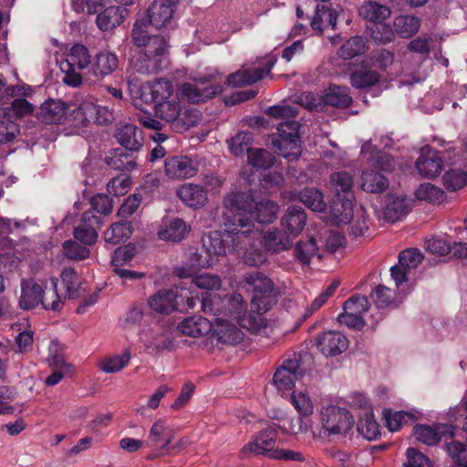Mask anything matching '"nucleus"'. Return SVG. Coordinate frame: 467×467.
I'll list each match as a JSON object with an SVG mask.
<instances>
[{
	"instance_id": "nucleus-1",
	"label": "nucleus",
	"mask_w": 467,
	"mask_h": 467,
	"mask_svg": "<svg viewBox=\"0 0 467 467\" xmlns=\"http://www.w3.org/2000/svg\"><path fill=\"white\" fill-rule=\"evenodd\" d=\"M130 43L141 49L132 61L138 73L157 74L168 67V40L163 36L150 34L149 25L143 18L135 21L130 32Z\"/></svg>"
},
{
	"instance_id": "nucleus-2",
	"label": "nucleus",
	"mask_w": 467,
	"mask_h": 467,
	"mask_svg": "<svg viewBox=\"0 0 467 467\" xmlns=\"http://www.w3.org/2000/svg\"><path fill=\"white\" fill-rule=\"evenodd\" d=\"M257 198L256 192L252 189L233 191L223 197V207L227 211L223 217V226L226 234L235 235L234 241L238 238L246 239L256 234L250 213L256 207Z\"/></svg>"
},
{
	"instance_id": "nucleus-3",
	"label": "nucleus",
	"mask_w": 467,
	"mask_h": 467,
	"mask_svg": "<svg viewBox=\"0 0 467 467\" xmlns=\"http://www.w3.org/2000/svg\"><path fill=\"white\" fill-rule=\"evenodd\" d=\"M241 285L252 294L251 312L248 317L243 318V322L248 321L250 326L255 325L259 327L264 322L262 316L277 303L279 288L266 274L259 270L244 273Z\"/></svg>"
},
{
	"instance_id": "nucleus-4",
	"label": "nucleus",
	"mask_w": 467,
	"mask_h": 467,
	"mask_svg": "<svg viewBox=\"0 0 467 467\" xmlns=\"http://www.w3.org/2000/svg\"><path fill=\"white\" fill-rule=\"evenodd\" d=\"M300 124L285 120L277 125V132L269 135L267 145L275 153L287 159L297 160L301 154Z\"/></svg>"
},
{
	"instance_id": "nucleus-5",
	"label": "nucleus",
	"mask_w": 467,
	"mask_h": 467,
	"mask_svg": "<svg viewBox=\"0 0 467 467\" xmlns=\"http://www.w3.org/2000/svg\"><path fill=\"white\" fill-rule=\"evenodd\" d=\"M50 285H52V301L49 302L48 296H44L43 287L33 278L23 279L19 299L20 307L24 310H30L41 304L46 310L60 311L64 303L57 293V279L52 278Z\"/></svg>"
},
{
	"instance_id": "nucleus-6",
	"label": "nucleus",
	"mask_w": 467,
	"mask_h": 467,
	"mask_svg": "<svg viewBox=\"0 0 467 467\" xmlns=\"http://www.w3.org/2000/svg\"><path fill=\"white\" fill-rule=\"evenodd\" d=\"M201 303L205 313H213L214 316L223 313L234 319H239L244 310V298L239 293L227 294L221 297L217 294L205 291L202 294Z\"/></svg>"
},
{
	"instance_id": "nucleus-7",
	"label": "nucleus",
	"mask_w": 467,
	"mask_h": 467,
	"mask_svg": "<svg viewBox=\"0 0 467 467\" xmlns=\"http://www.w3.org/2000/svg\"><path fill=\"white\" fill-rule=\"evenodd\" d=\"M223 90V86L216 83L213 75L200 77L195 78L193 83L185 82L179 88L181 96L192 104L204 102L206 99L221 94Z\"/></svg>"
},
{
	"instance_id": "nucleus-8",
	"label": "nucleus",
	"mask_w": 467,
	"mask_h": 467,
	"mask_svg": "<svg viewBox=\"0 0 467 467\" xmlns=\"http://www.w3.org/2000/svg\"><path fill=\"white\" fill-rule=\"evenodd\" d=\"M277 427L275 423L269 424L252 437L247 444L239 451L240 459H249L252 456H267L275 451Z\"/></svg>"
},
{
	"instance_id": "nucleus-9",
	"label": "nucleus",
	"mask_w": 467,
	"mask_h": 467,
	"mask_svg": "<svg viewBox=\"0 0 467 467\" xmlns=\"http://www.w3.org/2000/svg\"><path fill=\"white\" fill-rule=\"evenodd\" d=\"M235 235L226 234L225 228L223 232L212 231L203 234L202 238V250L207 254L213 262L216 263L220 256H224L228 252L238 250L240 246V239L234 240Z\"/></svg>"
},
{
	"instance_id": "nucleus-10",
	"label": "nucleus",
	"mask_w": 467,
	"mask_h": 467,
	"mask_svg": "<svg viewBox=\"0 0 467 467\" xmlns=\"http://www.w3.org/2000/svg\"><path fill=\"white\" fill-rule=\"evenodd\" d=\"M321 424L329 435L347 434L354 425L349 410L337 406L322 408Z\"/></svg>"
},
{
	"instance_id": "nucleus-11",
	"label": "nucleus",
	"mask_w": 467,
	"mask_h": 467,
	"mask_svg": "<svg viewBox=\"0 0 467 467\" xmlns=\"http://www.w3.org/2000/svg\"><path fill=\"white\" fill-rule=\"evenodd\" d=\"M312 356L305 353H294L291 358L285 359L278 366L272 379H299L310 370L309 364L312 362Z\"/></svg>"
},
{
	"instance_id": "nucleus-12",
	"label": "nucleus",
	"mask_w": 467,
	"mask_h": 467,
	"mask_svg": "<svg viewBox=\"0 0 467 467\" xmlns=\"http://www.w3.org/2000/svg\"><path fill=\"white\" fill-rule=\"evenodd\" d=\"M180 285H175L170 289L159 290L156 294L149 298L150 307L161 314H171V312L180 308V301L185 297L183 295H179Z\"/></svg>"
},
{
	"instance_id": "nucleus-13",
	"label": "nucleus",
	"mask_w": 467,
	"mask_h": 467,
	"mask_svg": "<svg viewBox=\"0 0 467 467\" xmlns=\"http://www.w3.org/2000/svg\"><path fill=\"white\" fill-rule=\"evenodd\" d=\"M276 62L275 56L269 57L263 67L253 69L239 70L230 74L226 78V84L232 87H242L251 85L261 80L265 76L270 74L271 69Z\"/></svg>"
},
{
	"instance_id": "nucleus-14",
	"label": "nucleus",
	"mask_w": 467,
	"mask_h": 467,
	"mask_svg": "<svg viewBox=\"0 0 467 467\" xmlns=\"http://www.w3.org/2000/svg\"><path fill=\"white\" fill-rule=\"evenodd\" d=\"M102 223V219L95 215L93 211L85 212L82 215V223L74 229V238L84 245H93L98 240V231Z\"/></svg>"
},
{
	"instance_id": "nucleus-15",
	"label": "nucleus",
	"mask_w": 467,
	"mask_h": 467,
	"mask_svg": "<svg viewBox=\"0 0 467 467\" xmlns=\"http://www.w3.org/2000/svg\"><path fill=\"white\" fill-rule=\"evenodd\" d=\"M316 345L326 357H335L348 349V339L340 332L326 331L317 336Z\"/></svg>"
},
{
	"instance_id": "nucleus-16",
	"label": "nucleus",
	"mask_w": 467,
	"mask_h": 467,
	"mask_svg": "<svg viewBox=\"0 0 467 467\" xmlns=\"http://www.w3.org/2000/svg\"><path fill=\"white\" fill-rule=\"evenodd\" d=\"M70 112V106L59 99H48L37 112L36 119L45 124H61Z\"/></svg>"
},
{
	"instance_id": "nucleus-17",
	"label": "nucleus",
	"mask_w": 467,
	"mask_h": 467,
	"mask_svg": "<svg viewBox=\"0 0 467 467\" xmlns=\"http://www.w3.org/2000/svg\"><path fill=\"white\" fill-rule=\"evenodd\" d=\"M175 5L171 0H153L147 9V23L161 29L171 22ZM145 20V18H143Z\"/></svg>"
},
{
	"instance_id": "nucleus-18",
	"label": "nucleus",
	"mask_w": 467,
	"mask_h": 467,
	"mask_svg": "<svg viewBox=\"0 0 467 467\" xmlns=\"http://www.w3.org/2000/svg\"><path fill=\"white\" fill-rule=\"evenodd\" d=\"M164 171L171 179H186L196 175L198 167L187 156H172L165 160Z\"/></svg>"
},
{
	"instance_id": "nucleus-19",
	"label": "nucleus",
	"mask_w": 467,
	"mask_h": 467,
	"mask_svg": "<svg viewBox=\"0 0 467 467\" xmlns=\"http://www.w3.org/2000/svg\"><path fill=\"white\" fill-rule=\"evenodd\" d=\"M119 66L118 57L109 51H100L91 60L88 73L94 77V81L101 80L112 74Z\"/></svg>"
},
{
	"instance_id": "nucleus-20",
	"label": "nucleus",
	"mask_w": 467,
	"mask_h": 467,
	"mask_svg": "<svg viewBox=\"0 0 467 467\" xmlns=\"http://www.w3.org/2000/svg\"><path fill=\"white\" fill-rule=\"evenodd\" d=\"M416 440L428 445L433 446L439 443L442 439L453 437L451 427L445 424H438L433 427L420 424L414 427Z\"/></svg>"
},
{
	"instance_id": "nucleus-21",
	"label": "nucleus",
	"mask_w": 467,
	"mask_h": 467,
	"mask_svg": "<svg viewBox=\"0 0 467 467\" xmlns=\"http://www.w3.org/2000/svg\"><path fill=\"white\" fill-rule=\"evenodd\" d=\"M354 196L341 195L334 196L329 205L331 222L336 224H348L353 218Z\"/></svg>"
},
{
	"instance_id": "nucleus-22",
	"label": "nucleus",
	"mask_w": 467,
	"mask_h": 467,
	"mask_svg": "<svg viewBox=\"0 0 467 467\" xmlns=\"http://www.w3.org/2000/svg\"><path fill=\"white\" fill-rule=\"evenodd\" d=\"M443 167L441 152L434 150H422L416 161V169L423 177L438 176Z\"/></svg>"
},
{
	"instance_id": "nucleus-23",
	"label": "nucleus",
	"mask_w": 467,
	"mask_h": 467,
	"mask_svg": "<svg viewBox=\"0 0 467 467\" xmlns=\"http://www.w3.org/2000/svg\"><path fill=\"white\" fill-rule=\"evenodd\" d=\"M176 194L185 205L192 209L203 207L208 201V192L200 184L184 183L178 188Z\"/></svg>"
},
{
	"instance_id": "nucleus-24",
	"label": "nucleus",
	"mask_w": 467,
	"mask_h": 467,
	"mask_svg": "<svg viewBox=\"0 0 467 467\" xmlns=\"http://www.w3.org/2000/svg\"><path fill=\"white\" fill-rule=\"evenodd\" d=\"M114 137L122 149L138 152L143 144L142 130L133 124H126L117 129Z\"/></svg>"
},
{
	"instance_id": "nucleus-25",
	"label": "nucleus",
	"mask_w": 467,
	"mask_h": 467,
	"mask_svg": "<svg viewBox=\"0 0 467 467\" xmlns=\"http://www.w3.org/2000/svg\"><path fill=\"white\" fill-rule=\"evenodd\" d=\"M104 161L110 169L115 171H131L137 167L134 152L128 151L122 148L110 150Z\"/></svg>"
},
{
	"instance_id": "nucleus-26",
	"label": "nucleus",
	"mask_w": 467,
	"mask_h": 467,
	"mask_svg": "<svg viewBox=\"0 0 467 467\" xmlns=\"http://www.w3.org/2000/svg\"><path fill=\"white\" fill-rule=\"evenodd\" d=\"M306 223V213L304 208L298 205L289 206L281 218L282 226L292 237L297 236L305 228Z\"/></svg>"
},
{
	"instance_id": "nucleus-27",
	"label": "nucleus",
	"mask_w": 467,
	"mask_h": 467,
	"mask_svg": "<svg viewBox=\"0 0 467 467\" xmlns=\"http://www.w3.org/2000/svg\"><path fill=\"white\" fill-rule=\"evenodd\" d=\"M96 24L101 31H109L119 26L125 19L128 14L124 6L110 5L104 7L97 13Z\"/></svg>"
},
{
	"instance_id": "nucleus-28",
	"label": "nucleus",
	"mask_w": 467,
	"mask_h": 467,
	"mask_svg": "<svg viewBox=\"0 0 467 467\" xmlns=\"http://www.w3.org/2000/svg\"><path fill=\"white\" fill-rule=\"evenodd\" d=\"M213 328V322L202 316L185 317L177 327L182 335L198 337L207 335Z\"/></svg>"
},
{
	"instance_id": "nucleus-29",
	"label": "nucleus",
	"mask_w": 467,
	"mask_h": 467,
	"mask_svg": "<svg viewBox=\"0 0 467 467\" xmlns=\"http://www.w3.org/2000/svg\"><path fill=\"white\" fill-rule=\"evenodd\" d=\"M212 329L217 335L218 341L223 344L234 345L241 342L244 337L242 330L223 317H216Z\"/></svg>"
},
{
	"instance_id": "nucleus-30",
	"label": "nucleus",
	"mask_w": 467,
	"mask_h": 467,
	"mask_svg": "<svg viewBox=\"0 0 467 467\" xmlns=\"http://www.w3.org/2000/svg\"><path fill=\"white\" fill-rule=\"evenodd\" d=\"M337 11L331 5H317L315 16L311 19L310 26L313 30L321 34L325 27L336 28Z\"/></svg>"
},
{
	"instance_id": "nucleus-31",
	"label": "nucleus",
	"mask_w": 467,
	"mask_h": 467,
	"mask_svg": "<svg viewBox=\"0 0 467 467\" xmlns=\"http://www.w3.org/2000/svg\"><path fill=\"white\" fill-rule=\"evenodd\" d=\"M358 15L372 26L385 22L390 16L391 11L385 5L376 1H368L358 8Z\"/></svg>"
},
{
	"instance_id": "nucleus-32",
	"label": "nucleus",
	"mask_w": 467,
	"mask_h": 467,
	"mask_svg": "<svg viewBox=\"0 0 467 467\" xmlns=\"http://www.w3.org/2000/svg\"><path fill=\"white\" fill-rule=\"evenodd\" d=\"M386 199L383 209V217L386 221L395 223L409 213L410 206L406 197L388 194Z\"/></svg>"
},
{
	"instance_id": "nucleus-33",
	"label": "nucleus",
	"mask_w": 467,
	"mask_h": 467,
	"mask_svg": "<svg viewBox=\"0 0 467 467\" xmlns=\"http://www.w3.org/2000/svg\"><path fill=\"white\" fill-rule=\"evenodd\" d=\"M182 109V107L178 95H175L167 100L158 102L155 105L156 116L161 119L171 123L173 130L175 129V124L181 115Z\"/></svg>"
},
{
	"instance_id": "nucleus-34",
	"label": "nucleus",
	"mask_w": 467,
	"mask_h": 467,
	"mask_svg": "<svg viewBox=\"0 0 467 467\" xmlns=\"http://www.w3.org/2000/svg\"><path fill=\"white\" fill-rule=\"evenodd\" d=\"M292 235L287 231L273 229L264 235L265 247L273 253H280L288 250L293 245Z\"/></svg>"
},
{
	"instance_id": "nucleus-35",
	"label": "nucleus",
	"mask_w": 467,
	"mask_h": 467,
	"mask_svg": "<svg viewBox=\"0 0 467 467\" xmlns=\"http://www.w3.org/2000/svg\"><path fill=\"white\" fill-rule=\"evenodd\" d=\"M321 101L325 106L345 109L351 106L353 99L348 88L333 85L321 97Z\"/></svg>"
},
{
	"instance_id": "nucleus-36",
	"label": "nucleus",
	"mask_w": 467,
	"mask_h": 467,
	"mask_svg": "<svg viewBox=\"0 0 467 467\" xmlns=\"http://www.w3.org/2000/svg\"><path fill=\"white\" fill-rule=\"evenodd\" d=\"M191 226L181 218H173L169 221L166 227L159 232V237L164 241L179 243L189 235Z\"/></svg>"
},
{
	"instance_id": "nucleus-37",
	"label": "nucleus",
	"mask_w": 467,
	"mask_h": 467,
	"mask_svg": "<svg viewBox=\"0 0 467 467\" xmlns=\"http://www.w3.org/2000/svg\"><path fill=\"white\" fill-rule=\"evenodd\" d=\"M380 80V75L377 70L368 68L367 65H361L350 74L351 85L358 89L368 88Z\"/></svg>"
},
{
	"instance_id": "nucleus-38",
	"label": "nucleus",
	"mask_w": 467,
	"mask_h": 467,
	"mask_svg": "<svg viewBox=\"0 0 467 467\" xmlns=\"http://www.w3.org/2000/svg\"><path fill=\"white\" fill-rule=\"evenodd\" d=\"M278 212V205L274 201L270 200H256V207L253 209L252 213H250V218L252 223L256 221L261 224H267L276 218V213Z\"/></svg>"
},
{
	"instance_id": "nucleus-39",
	"label": "nucleus",
	"mask_w": 467,
	"mask_h": 467,
	"mask_svg": "<svg viewBox=\"0 0 467 467\" xmlns=\"http://www.w3.org/2000/svg\"><path fill=\"white\" fill-rule=\"evenodd\" d=\"M133 232L131 222L121 219L110 225L104 233V240L107 244L116 245L128 240Z\"/></svg>"
},
{
	"instance_id": "nucleus-40",
	"label": "nucleus",
	"mask_w": 467,
	"mask_h": 467,
	"mask_svg": "<svg viewBox=\"0 0 467 467\" xmlns=\"http://www.w3.org/2000/svg\"><path fill=\"white\" fill-rule=\"evenodd\" d=\"M389 179L374 170L365 171L361 174V188L370 193H381L389 187Z\"/></svg>"
},
{
	"instance_id": "nucleus-41",
	"label": "nucleus",
	"mask_w": 467,
	"mask_h": 467,
	"mask_svg": "<svg viewBox=\"0 0 467 467\" xmlns=\"http://www.w3.org/2000/svg\"><path fill=\"white\" fill-rule=\"evenodd\" d=\"M383 420H385L388 431L394 432L400 431L403 425L412 424L416 420L414 414L403 410H392L385 409L382 411Z\"/></svg>"
},
{
	"instance_id": "nucleus-42",
	"label": "nucleus",
	"mask_w": 467,
	"mask_h": 467,
	"mask_svg": "<svg viewBox=\"0 0 467 467\" xmlns=\"http://www.w3.org/2000/svg\"><path fill=\"white\" fill-rule=\"evenodd\" d=\"M357 430L359 435L368 441H376L380 435L379 425L371 410H366L358 415Z\"/></svg>"
},
{
	"instance_id": "nucleus-43",
	"label": "nucleus",
	"mask_w": 467,
	"mask_h": 467,
	"mask_svg": "<svg viewBox=\"0 0 467 467\" xmlns=\"http://www.w3.org/2000/svg\"><path fill=\"white\" fill-rule=\"evenodd\" d=\"M367 38L362 36H354L348 39L338 49L337 55L342 59H351L363 55L368 49Z\"/></svg>"
},
{
	"instance_id": "nucleus-44",
	"label": "nucleus",
	"mask_w": 467,
	"mask_h": 467,
	"mask_svg": "<svg viewBox=\"0 0 467 467\" xmlns=\"http://www.w3.org/2000/svg\"><path fill=\"white\" fill-rule=\"evenodd\" d=\"M298 200L314 212L322 213L327 209L323 192L314 187H306L300 191Z\"/></svg>"
},
{
	"instance_id": "nucleus-45",
	"label": "nucleus",
	"mask_w": 467,
	"mask_h": 467,
	"mask_svg": "<svg viewBox=\"0 0 467 467\" xmlns=\"http://www.w3.org/2000/svg\"><path fill=\"white\" fill-rule=\"evenodd\" d=\"M71 113H76V119H80L84 126L88 123L101 124L100 120V108L91 101H83L73 109H70Z\"/></svg>"
},
{
	"instance_id": "nucleus-46",
	"label": "nucleus",
	"mask_w": 467,
	"mask_h": 467,
	"mask_svg": "<svg viewBox=\"0 0 467 467\" xmlns=\"http://www.w3.org/2000/svg\"><path fill=\"white\" fill-rule=\"evenodd\" d=\"M49 364L53 368V372L46 379H62L63 378H73L75 376L74 366L67 363L61 353L56 352L49 358Z\"/></svg>"
},
{
	"instance_id": "nucleus-47",
	"label": "nucleus",
	"mask_w": 467,
	"mask_h": 467,
	"mask_svg": "<svg viewBox=\"0 0 467 467\" xmlns=\"http://www.w3.org/2000/svg\"><path fill=\"white\" fill-rule=\"evenodd\" d=\"M393 26L400 37L409 38L417 34L420 26V21L418 17L409 15H400L394 20Z\"/></svg>"
},
{
	"instance_id": "nucleus-48",
	"label": "nucleus",
	"mask_w": 467,
	"mask_h": 467,
	"mask_svg": "<svg viewBox=\"0 0 467 467\" xmlns=\"http://www.w3.org/2000/svg\"><path fill=\"white\" fill-rule=\"evenodd\" d=\"M253 141L254 135L249 131H240L227 140L230 151L235 156H242L245 152L249 154L254 150Z\"/></svg>"
},
{
	"instance_id": "nucleus-49",
	"label": "nucleus",
	"mask_w": 467,
	"mask_h": 467,
	"mask_svg": "<svg viewBox=\"0 0 467 467\" xmlns=\"http://www.w3.org/2000/svg\"><path fill=\"white\" fill-rule=\"evenodd\" d=\"M35 107L24 98L14 99L11 106L4 109V118L21 119L34 113Z\"/></svg>"
},
{
	"instance_id": "nucleus-50",
	"label": "nucleus",
	"mask_w": 467,
	"mask_h": 467,
	"mask_svg": "<svg viewBox=\"0 0 467 467\" xmlns=\"http://www.w3.org/2000/svg\"><path fill=\"white\" fill-rule=\"evenodd\" d=\"M317 246L315 238L310 237L306 241L300 240L296 243L294 250L296 258L306 265L317 253Z\"/></svg>"
},
{
	"instance_id": "nucleus-51",
	"label": "nucleus",
	"mask_w": 467,
	"mask_h": 467,
	"mask_svg": "<svg viewBox=\"0 0 467 467\" xmlns=\"http://www.w3.org/2000/svg\"><path fill=\"white\" fill-rule=\"evenodd\" d=\"M371 39L378 45H386L395 38V32L392 27L383 23H377L368 26Z\"/></svg>"
},
{
	"instance_id": "nucleus-52",
	"label": "nucleus",
	"mask_w": 467,
	"mask_h": 467,
	"mask_svg": "<svg viewBox=\"0 0 467 467\" xmlns=\"http://www.w3.org/2000/svg\"><path fill=\"white\" fill-rule=\"evenodd\" d=\"M330 178L336 192L335 196H337L338 193H341V195L354 196L353 192H351L353 186V178L349 172L346 171L334 172L331 174Z\"/></svg>"
},
{
	"instance_id": "nucleus-53",
	"label": "nucleus",
	"mask_w": 467,
	"mask_h": 467,
	"mask_svg": "<svg viewBox=\"0 0 467 467\" xmlns=\"http://www.w3.org/2000/svg\"><path fill=\"white\" fill-rule=\"evenodd\" d=\"M275 161L273 154L265 149H254L248 154V163L257 170L269 169L274 165Z\"/></svg>"
},
{
	"instance_id": "nucleus-54",
	"label": "nucleus",
	"mask_w": 467,
	"mask_h": 467,
	"mask_svg": "<svg viewBox=\"0 0 467 467\" xmlns=\"http://www.w3.org/2000/svg\"><path fill=\"white\" fill-rule=\"evenodd\" d=\"M467 180V173L462 169H450L442 177L445 189L449 192H455L462 188Z\"/></svg>"
},
{
	"instance_id": "nucleus-55",
	"label": "nucleus",
	"mask_w": 467,
	"mask_h": 467,
	"mask_svg": "<svg viewBox=\"0 0 467 467\" xmlns=\"http://www.w3.org/2000/svg\"><path fill=\"white\" fill-rule=\"evenodd\" d=\"M165 420L162 419L155 420L150 430L149 442L152 443L153 446L162 442L161 449L166 450L170 446L171 440L170 437L165 436Z\"/></svg>"
},
{
	"instance_id": "nucleus-56",
	"label": "nucleus",
	"mask_w": 467,
	"mask_h": 467,
	"mask_svg": "<svg viewBox=\"0 0 467 467\" xmlns=\"http://www.w3.org/2000/svg\"><path fill=\"white\" fill-rule=\"evenodd\" d=\"M130 353L126 350L122 355L106 358L99 362V368L107 373H115L122 369L130 361Z\"/></svg>"
},
{
	"instance_id": "nucleus-57",
	"label": "nucleus",
	"mask_w": 467,
	"mask_h": 467,
	"mask_svg": "<svg viewBox=\"0 0 467 467\" xmlns=\"http://www.w3.org/2000/svg\"><path fill=\"white\" fill-rule=\"evenodd\" d=\"M76 241L67 240L62 244L63 253L65 256L71 260L81 261L88 258L90 254V250Z\"/></svg>"
},
{
	"instance_id": "nucleus-58",
	"label": "nucleus",
	"mask_w": 467,
	"mask_h": 467,
	"mask_svg": "<svg viewBox=\"0 0 467 467\" xmlns=\"http://www.w3.org/2000/svg\"><path fill=\"white\" fill-rule=\"evenodd\" d=\"M238 249H245V252L244 253V262L247 265L257 267L263 265L267 259L266 253L264 250L256 248L254 245L247 248L246 244H243L241 240Z\"/></svg>"
},
{
	"instance_id": "nucleus-59",
	"label": "nucleus",
	"mask_w": 467,
	"mask_h": 467,
	"mask_svg": "<svg viewBox=\"0 0 467 467\" xmlns=\"http://www.w3.org/2000/svg\"><path fill=\"white\" fill-rule=\"evenodd\" d=\"M200 119L201 113L198 109H187L184 111L182 110L174 130L177 132H183L195 126Z\"/></svg>"
},
{
	"instance_id": "nucleus-60",
	"label": "nucleus",
	"mask_w": 467,
	"mask_h": 467,
	"mask_svg": "<svg viewBox=\"0 0 467 467\" xmlns=\"http://www.w3.org/2000/svg\"><path fill=\"white\" fill-rule=\"evenodd\" d=\"M69 58L79 69H88L92 60L88 49L82 44H75L71 47Z\"/></svg>"
},
{
	"instance_id": "nucleus-61",
	"label": "nucleus",
	"mask_w": 467,
	"mask_h": 467,
	"mask_svg": "<svg viewBox=\"0 0 467 467\" xmlns=\"http://www.w3.org/2000/svg\"><path fill=\"white\" fill-rule=\"evenodd\" d=\"M415 195L419 200L440 202L444 197V192L431 183H422L416 190Z\"/></svg>"
},
{
	"instance_id": "nucleus-62",
	"label": "nucleus",
	"mask_w": 467,
	"mask_h": 467,
	"mask_svg": "<svg viewBox=\"0 0 467 467\" xmlns=\"http://www.w3.org/2000/svg\"><path fill=\"white\" fill-rule=\"evenodd\" d=\"M20 135L19 125L10 119L0 120V144L14 141Z\"/></svg>"
},
{
	"instance_id": "nucleus-63",
	"label": "nucleus",
	"mask_w": 467,
	"mask_h": 467,
	"mask_svg": "<svg viewBox=\"0 0 467 467\" xmlns=\"http://www.w3.org/2000/svg\"><path fill=\"white\" fill-rule=\"evenodd\" d=\"M447 453L452 459V462L459 464L462 467H467V447L465 444L451 441L447 442Z\"/></svg>"
},
{
	"instance_id": "nucleus-64",
	"label": "nucleus",
	"mask_w": 467,
	"mask_h": 467,
	"mask_svg": "<svg viewBox=\"0 0 467 467\" xmlns=\"http://www.w3.org/2000/svg\"><path fill=\"white\" fill-rule=\"evenodd\" d=\"M370 298L378 308H385L393 302L394 292L383 285H379L370 294Z\"/></svg>"
}]
</instances>
